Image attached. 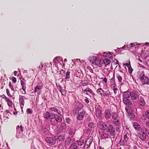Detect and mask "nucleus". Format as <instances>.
<instances>
[{
	"mask_svg": "<svg viewBox=\"0 0 149 149\" xmlns=\"http://www.w3.org/2000/svg\"><path fill=\"white\" fill-rule=\"evenodd\" d=\"M105 56L107 57V58H106L103 60V63H102V67L104 66V67L110 64L111 61V60L113 58L112 56L110 53L107 54Z\"/></svg>",
	"mask_w": 149,
	"mask_h": 149,
	"instance_id": "nucleus-1",
	"label": "nucleus"
},
{
	"mask_svg": "<svg viewBox=\"0 0 149 149\" xmlns=\"http://www.w3.org/2000/svg\"><path fill=\"white\" fill-rule=\"evenodd\" d=\"M130 97L132 101H135L138 99L140 95V94L137 91H133L131 92Z\"/></svg>",
	"mask_w": 149,
	"mask_h": 149,
	"instance_id": "nucleus-2",
	"label": "nucleus"
},
{
	"mask_svg": "<svg viewBox=\"0 0 149 149\" xmlns=\"http://www.w3.org/2000/svg\"><path fill=\"white\" fill-rule=\"evenodd\" d=\"M107 132H108L111 136H115L116 132L115 129L114 125H110L107 128Z\"/></svg>",
	"mask_w": 149,
	"mask_h": 149,
	"instance_id": "nucleus-3",
	"label": "nucleus"
},
{
	"mask_svg": "<svg viewBox=\"0 0 149 149\" xmlns=\"http://www.w3.org/2000/svg\"><path fill=\"white\" fill-rule=\"evenodd\" d=\"M147 75H146L148 77L145 76L141 79L140 80L143 85L148 84L149 85V70L147 71Z\"/></svg>",
	"mask_w": 149,
	"mask_h": 149,
	"instance_id": "nucleus-4",
	"label": "nucleus"
},
{
	"mask_svg": "<svg viewBox=\"0 0 149 149\" xmlns=\"http://www.w3.org/2000/svg\"><path fill=\"white\" fill-rule=\"evenodd\" d=\"M95 115L96 117L99 119H102V113L100 108L99 107H95Z\"/></svg>",
	"mask_w": 149,
	"mask_h": 149,
	"instance_id": "nucleus-5",
	"label": "nucleus"
},
{
	"mask_svg": "<svg viewBox=\"0 0 149 149\" xmlns=\"http://www.w3.org/2000/svg\"><path fill=\"white\" fill-rule=\"evenodd\" d=\"M97 126L100 129L104 130H106L108 127L107 125L104 122L102 121L99 122L97 124Z\"/></svg>",
	"mask_w": 149,
	"mask_h": 149,
	"instance_id": "nucleus-6",
	"label": "nucleus"
},
{
	"mask_svg": "<svg viewBox=\"0 0 149 149\" xmlns=\"http://www.w3.org/2000/svg\"><path fill=\"white\" fill-rule=\"evenodd\" d=\"M45 140L47 143L52 145H53L56 143V139L55 137H47L46 138Z\"/></svg>",
	"mask_w": 149,
	"mask_h": 149,
	"instance_id": "nucleus-7",
	"label": "nucleus"
},
{
	"mask_svg": "<svg viewBox=\"0 0 149 149\" xmlns=\"http://www.w3.org/2000/svg\"><path fill=\"white\" fill-rule=\"evenodd\" d=\"M138 100V104L140 106L143 107L145 106L146 104V102L143 97L140 96Z\"/></svg>",
	"mask_w": 149,
	"mask_h": 149,
	"instance_id": "nucleus-8",
	"label": "nucleus"
},
{
	"mask_svg": "<svg viewBox=\"0 0 149 149\" xmlns=\"http://www.w3.org/2000/svg\"><path fill=\"white\" fill-rule=\"evenodd\" d=\"M93 58L94 59V61H93V63H95L96 65L100 67H102V62L101 63V60L97 58L96 56L93 57Z\"/></svg>",
	"mask_w": 149,
	"mask_h": 149,
	"instance_id": "nucleus-9",
	"label": "nucleus"
},
{
	"mask_svg": "<svg viewBox=\"0 0 149 149\" xmlns=\"http://www.w3.org/2000/svg\"><path fill=\"white\" fill-rule=\"evenodd\" d=\"M22 80L21 81V85L22 86V89L24 91V93H22V94H25L26 93V87L25 84L26 81L23 78H22Z\"/></svg>",
	"mask_w": 149,
	"mask_h": 149,
	"instance_id": "nucleus-10",
	"label": "nucleus"
},
{
	"mask_svg": "<svg viewBox=\"0 0 149 149\" xmlns=\"http://www.w3.org/2000/svg\"><path fill=\"white\" fill-rule=\"evenodd\" d=\"M104 116L106 120L109 119L111 116V113L109 109H107L105 110L104 112Z\"/></svg>",
	"mask_w": 149,
	"mask_h": 149,
	"instance_id": "nucleus-11",
	"label": "nucleus"
},
{
	"mask_svg": "<svg viewBox=\"0 0 149 149\" xmlns=\"http://www.w3.org/2000/svg\"><path fill=\"white\" fill-rule=\"evenodd\" d=\"M54 114L52 113L51 114L48 111H46L44 115V117L47 120H48L49 119H50V122H52V120L53 119V117L52 116V115H54Z\"/></svg>",
	"mask_w": 149,
	"mask_h": 149,
	"instance_id": "nucleus-12",
	"label": "nucleus"
},
{
	"mask_svg": "<svg viewBox=\"0 0 149 149\" xmlns=\"http://www.w3.org/2000/svg\"><path fill=\"white\" fill-rule=\"evenodd\" d=\"M138 136L139 138L142 141H145L148 136L147 134L145 133H139L138 134Z\"/></svg>",
	"mask_w": 149,
	"mask_h": 149,
	"instance_id": "nucleus-13",
	"label": "nucleus"
},
{
	"mask_svg": "<svg viewBox=\"0 0 149 149\" xmlns=\"http://www.w3.org/2000/svg\"><path fill=\"white\" fill-rule=\"evenodd\" d=\"M123 103L128 107H130L132 104L131 101L129 99H123Z\"/></svg>",
	"mask_w": 149,
	"mask_h": 149,
	"instance_id": "nucleus-14",
	"label": "nucleus"
},
{
	"mask_svg": "<svg viewBox=\"0 0 149 149\" xmlns=\"http://www.w3.org/2000/svg\"><path fill=\"white\" fill-rule=\"evenodd\" d=\"M53 119L55 118L56 121L58 123H61L62 121V119L61 116L59 115H55L54 114L52 115Z\"/></svg>",
	"mask_w": 149,
	"mask_h": 149,
	"instance_id": "nucleus-15",
	"label": "nucleus"
},
{
	"mask_svg": "<svg viewBox=\"0 0 149 149\" xmlns=\"http://www.w3.org/2000/svg\"><path fill=\"white\" fill-rule=\"evenodd\" d=\"M125 110L127 112L128 116L130 118H132L134 117V114L130 111V109L125 107Z\"/></svg>",
	"mask_w": 149,
	"mask_h": 149,
	"instance_id": "nucleus-16",
	"label": "nucleus"
},
{
	"mask_svg": "<svg viewBox=\"0 0 149 149\" xmlns=\"http://www.w3.org/2000/svg\"><path fill=\"white\" fill-rule=\"evenodd\" d=\"M43 87L42 83L41 82H39L36 86L35 88L34 92L36 93L38 91L41 89Z\"/></svg>",
	"mask_w": 149,
	"mask_h": 149,
	"instance_id": "nucleus-17",
	"label": "nucleus"
},
{
	"mask_svg": "<svg viewBox=\"0 0 149 149\" xmlns=\"http://www.w3.org/2000/svg\"><path fill=\"white\" fill-rule=\"evenodd\" d=\"M123 99H128L130 97L131 92L127 91L123 92Z\"/></svg>",
	"mask_w": 149,
	"mask_h": 149,
	"instance_id": "nucleus-18",
	"label": "nucleus"
},
{
	"mask_svg": "<svg viewBox=\"0 0 149 149\" xmlns=\"http://www.w3.org/2000/svg\"><path fill=\"white\" fill-rule=\"evenodd\" d=\"M85 113L84 111H82L80 112L77 116V119L80 120H82L85 115Z\"/></svg>",
	"mask_w": 149,
	"mask_h": 149,
	"instance_id": "nucleus-19",
	"label": "nucleus"
},
{
	"mask_svg": "<svg viewBox=\"0 0 149 149\" xmlns=\"http://www.w3.org/2000/svg\"><path fill=\"white\" fill-rule=\"evenodd\" d=\"M133 127L137 130L139 131L141 129L140 125L137 122H134L133 124Z\"/></svg>",
	"mask_w": 149,
	"mask_h": 149,
	"instance_id": "nucleus-20",
	"label": "nucleus"
},
{
	"mask_svg": "<svg viewBox=\"0 0 149 149\" xmlns=\"http://www.w3.org/2000/svg\"><path fill=\"white\" fill-rule=\"evenodd\" d=\"M113 124L115 126H119L120 125L121 123L120 118L113 120Z\"/></svg>",
	"mask_w": 149,
	"mask_h": 149,
	"instance_id": "nucleus-21",
	"label": "nucleus"
},
{
	"mask_svg": "<svg viewBox=\"0 0 149 149\" xmlns=\"http://www.w3.org/2000/svg\"><path fill=\"white\" fill-rule=\"evenodd\" d=\"M138 76L139 77V78L140 79L144 77L145 76L144 72L142 70L139 71L138 72Z\"/></svg>",
	"mask_w": 149,
	"mask_h": 149,
	"instance_id": "nucleus-22",
	"label": "nucleus"
},
{
	"mask_svg": "<svg viewBox=\"0 0 149 149\" xmlns=\"http://www.w3.org/2000/svg\"><path fill=\"white\" fill-rule=\"evenodd\" d=\"M110 95V92L109 90H107L106 91H104L103 94V96L104 97H109V95Z\"/></svg>",
	"mask_w": 149,
	"mask_h": 149,
	"instance_id": "nucleus-23",
	"label": "nucleus"
},
{
	"mask_svg": "<svg viewBox=\"0 0 149 149\" xmlns=\"http://www.w3.org/2000/svg\"><path fill=\"white\" fill-rule=\"evenodd\" d=\"M83 91L84 92H88L94 95V93L92 90L89 88H86L84 90H83Z\"/></svg>",
	"mask_w": 149,
	"mask_h": 149,
	"instance_id": "nucleus-24",
	"label": "nucleus"
},
{
	"mask_svg": "<svg viewBox=\"0 0 149 149\" xmlns=\"http://www.w3.org/2000/svg\"><path fill=\"white\" fill-rule=\"evenodd\" d=\"M77 146L75 143H72L69 147V149H77Z\"/></svg>",
	"mask_w": 149,
	"mask_h": 149,
	"instance_id": "nucleus-25",
	"label": "nucleus"
},
{
	"mask_svg": "<svg viewBox=\"0 0 149 149\" xmlns=\"http://www.w3.org/2000/svg\"><path fill=\"white\" fill-rule=\"evenodd\" d=\"M97 93H98L99 95L102 96L103 95V94L104 92V90H102V89L100 88L98 89L97 90Z\"/></svg>",
	"mask_w": 149,
	"mask_h": 149,
	"instance_id": "nucleus-26",
	"label": "nucleus"
},
{
	"mask_svg": "<svg viewBox=\"0 0 149 149\" xmlns=\"http://www.w3.org/2000/svg\"><path fill=\"white\" fill-rule=\"evenodd\" d=\"M118 115L117 113H113L111 115V117L113 119V120H116L118 118Z\"/></svg>",
	"mask_w": 149,
	"mask_h": 149,
	"instance_id": "nucleus-27",
	"label": "nucleus"
},
{
	"mask_svg": "<svg viewBox=\"0 0 149 149\" xmlns=\"http://www.w3.org/2000/svg\"><path fill=\"white\" fill-rule=\"evenodd\" d=\"M71 139L70 138H67L65 141V144L66 145H67L68 146L70 144V143H71Z\"/></svg>",
	"mask_w": 149,
	"mask_h": 149,
	"instance_id": "nucleus-28",
	"label": "nucleus"
},
{
	"mask_svg": "<svg viewBox=\"0 0 149 149\" xmlns=\"http://www.w3.org/2000/svg\"><path fill=\"white\" fill-rule=\"evenodd\" d=\"M84 142V140L81 138H80L79 140L77 141V143L78 146H81L83 144Z\"/></svg>",
	"mask_w": 149,
	"mask_h": 149,
	"instance_id": "nucleus-29",
	"label": "nucleus"
},
{
	"mask_svg": "<svg viewBox=\"0 0 149 149\" xmlns=\"http://www.w3.org/2000/svg\"><path fill=\"white\" fill-rule=\"evenodd\" d=\"M130 136V134L129 133H127L124 135V139L125 141H127L129 139V137Z\"/></svg>",
	"mask_w": 149,
	"mask_h": 149,
	"instance_id": "nucleus-30",
	"label": "nucleus"
},
{
	"mask_svg": "<svg viewBox=\"0 0 149 149\" xmlns=\"http://www.w3.org/2000/svg\"><path fill=\"white\" fill-rule=\"evenodd\" d=\"M148 130L145 127H143L141 129V133L146 134L148 132Z\"/></svg>",
	"mask_w": 149,
	"mask_h": 149,
	"instance_id": "nucleus-31",
	"label": "nucleus"
},
{
	"mask_svg": "<svg viewBox=\"0 0 149 149\" xmlns=\"http://www.w3.org/2000/svg\"><path fill=\"white\" fill-rule=\"evenodd\" d=\"M16 130L17 132H19V131L22 132L23 131V127L22 125H20V126H19V125L17 126Z\"/></svg>",
	"mask_w": 149,
	"mask_h": 149,
	"instance_id": "nucleus-32",
	"label": "nucleus"
},
{
	"mask_svg": "<svg viewBox=\"0 0 149 149\" xmlns=\"http://www.w3.org/2000/svg\"><path fill=\"white\" fill-rule=\"evenodd\" d=\"M20 104V105L21 108L22 109H22L23 107L24 106V104L25 103V102L24 100H20L19 101Z\"/></svg>",
	"mask_w": 149,
	"mask_h": 149,
	"instance_id": "nucleus-33",
	"label": "nucleus"
},
{
	"mask_svg": "<svg viewBox=\"0 0 149 149\" xmlns=\"http://www.w3.org/2000/svg\"><path fill=\"white\" fill-rule=\"evenodd\" d=\"M60 92L61 93V95L63 96H65L66 94V91L63 89L61 88L59 90Z\"/></svg>",
	"mask_w": 149,
	"mask_h": 149,
	"instance_id": "nucleus-34",
	"label": "nucleus"
},
{
	"mask_svg": "<svg viewBox=\"0 0 149 149\" xmlns=\"http://www.w3.org/2000/svg\"><path fill=\"white\" fill-rule=\"evenodd\" d=\"M65 139V136L63 135H61L58 137V140L59 141H63Z\"/></svg>",
	"mask_w": 149,
	"mask_h": 149,
	"instance_id": "nucleus-35",
	"label": "nucleus"
},
{
	"mask_svg": "<svg viewBox=\"0 0 149 149\" xmlns=\"http://www.w3.org/2000/svg\"><path fill=\"white\" fill-rule=\"evenodd\" d=\"M61 129L62 130H65L66 128V126L65 123H62L61 125Z\"/></svg>",
	"mask_w": 149,
	"mask_h": 149,
	"instance_id": "nucleus-36",
	"label": "nucleus"
},
{
	"mask_svg": "<svg viewBox=\"0 0 149 149\" xmlns=\"http://www.w3.org/2000/svg\"><path fill=\"white\" fill-rule=\"evenodd\" d=\"M70 72L69 71H67L65 74V79H68L70 77Z\"/></svg>",
	"mask_w": 149,
	"mask_h": 149,
	"instance_id": "nucleus-37",
	"label": "nucleus"
},
{
	"mask_svg": "<svg viewBox=\"0 0 149 149\" xmlns=\"http://www.w3.org/2000/svg\"><path fill=\"white\" fill-rule=\"evenodd\" d=\"M116 77L118 79V80L119 82H122V77L120 74H116Z\"/></svg>",
	"mask_w": 149,
	"mask_h": 149,
	"instance_id": "nucleus-38",
	"label": "nucleus"
},
{
	"mask_svg": "<svg viewBox=\"0 0 149 149\" xmlns=\"http://www.w3.org/2000/svg\"><path fill=\"white\" fill-rule=\"evenodd\" d=\"M95 124L92 122L88 123V126L89 127L91 128H94L95 127Z\"/></svg>",
	"mask_w": 149,
	"mask_h": 149,
	"instance_id": "nucleus-39",
	"label": "nucleus"
},
{
	"mask_svg": "<svg viewBox=\"0 0 149 149\" xmlns=\"http://www.w3.org/2000/svg\"><path fill=\"white\" fill-rule=\"evenodd\" d=\"M49 109L52 111L56 112L58 113H59L58 109L55 107H51Z\"/></svg>",
	"mask_w": 149,
	"mask_h": 149,
	"instance_id": "nucleus-40",
	"label": "nucleus"
},
{
	"mask_svg": "<svg viewBox=\"0 0 149 149\" xmlns=\"http://www.w3.org/2000/svg\"><path fill=\"white\" fill-rule=\"evenodd\" d=\"M26 112L27 114H31L33 113L32 110L30 108L27 109Z\"/></svg>",
	"mask_w": 149,
	"mask_h": 149,
	"instance_id": "nucleus-41",
	"label": "nucleus"
},
{
	"mask_svg": "<svg viewBox=\"0 0 149 149\" xmlns=\"http://www.w3.org/2000/svg\"><path fill=\"white\" fill-rule=\"evenodd\" d=\"M8 85L10 88L11 89V90L14 91L15 89L14 88L13 86L11 84V83L10 82H9L8 84Z\"/></svg>",
	"mask_w": 149,
	"mask_h": 149,
	"instance_id": "nucleus-42",
	"label": "nucleus"
},
{
	"mask_svg": "<svg viewBox=\"0 0 149 149\" xmlns=\"http://www.w3.org/2000/svg\"><path fill=\"white\" fill-rule=\"evenodd\" d=\"M145 114L146 118L149 119V110L146 111L145 113Z\"/></svg>",
	"mask_w": 149,
	"mask_h": 149,
	"instance_id": "nucleus-43",
	"label": "nucleus"
},
{
	"mask_svg": "<svg viewBox=\"0 0 149 149\" xmlns=\"http://www.w3.org/2000/svg\"><path fill=\"white\" fill-rule=\"evenodd\" d=\"M2 96H5V98H4V97H2V98H3L4 99H5V101H6V102H7V103L8 102H10V101H11L9 99H8V98H7V97H6V96H5V95H4L3 94V95H2Z\"/></svg>",
	"mask_w": 149,
	"mask_h": 149,
	"instance_id": "nucleus-44",
	"label": "nucleus"
},
{
	"mask_svg": "<svg viewBox=\"0 0 149 149\" xmlns=\"http://www.w3.org/2000/svg\"><path fill=\"white\" fill-rule=\"evenodd\" d=\"M6 92L7 95L9 97H12V96L11 95V94L10 93V91L8 88H7L6 89Z\"/></svg>",
	"mask_w": 149,
	"mask_h": 149,
	"instance_id": "nucleus-45",
	"label": "nucleus"
},
{
	"mask_svg": "<svg viewBox=\"0 0 149 149\" xmlns=\"http://www.w3.org/2000/svg\"><path fill=\"white\" fill-rule=\"evenodd\" d=\"M137 45H139V44H137L136 43H132L130 44V45H131L130 47L131 48H132L136 46Z\"/></svg>",
	"mask_w": 149,
	"mask_h": 149,
	"instance_id": "nucleus-46",
	"label": "nucleus"
},
{
	"mask_svg": "<svg viewBox=\"0 0 149 149\" xmlns=\"http://www.w3.org/2000/svg\"><path fill=\"white\" fill-rule=\"evenodd\" d=\"M85 98L84 101L87 104L89 103L90 100L87 97H85Z\"/></svg>",
	"mask_w": 149,
	"mask_h": 149,
	"instance_id": "nucleus-47",
	"label": "nucleus"
},
{
	"mask_svg": "<svg viewBox=\"0 0 149 149\" xmlns=\"http://www.w3.org/2000/svg\"><path fill=\"white\" fill-rule=\"evenodd\" d=\"M113 92H114V94L115 95H116L117 93V92H118V89L117 88H113Z\"/></svg>",
	"mask_w": 149,
	"mask_h": 149,
	"instance_id": "nucleus-48",
	"label": "nucleus"
},
{
	"mask_svg": "<svg viewBox=\"0 0 149 149\" xmlns=\"http://www.w3.org/2000/svg\"><path fill=\"white\" fill-rule=\"evenodd\" d=\"M7 105L9 107H12V104H13V102H12L10 101L9 102H8L7 103Z\"/></svg>",
	"mask_w": 149,
	"mask_h": 149,
	"instance_id": "nucleus-49",
	"label": "nucleus"
},
{
	"mask_svg": "<svg viewBox=\"0 0 149 149\" xmlns=\"http://www.w3.org/2000/svg\"><path fill=\"white\" fill-rule=\"evenodd\" d=\"M128 69L129 72L130 73H131L133 71V70L131 65L128 67Z\"/></svg>",
	"mask_w": 149,
	"mask_h": 149,
	"instance_id": "nucleus-50",
	"label": "nucleus"
},
{
	"mask_svg": "<svg viewBox=\"0 0 149 149\" xmlns=\"http://www.w3.org/2000/svg\"><path fill=\"white\" fill-rule=\"evenodd\" d=\"M12 81L13 83H15L17 82V79L15 77H13L12 79Z\"/></svg>",
	"mask_w": 149,
	"mask_h": 149,
	"instance_id": "nucleus-51",
	"label": "nucleus"
},
{
	"mask_svg": "<svg viewBox=\"0 0 149 149\" xmlns=\"http://www.w3.org/2000/svg\"><path fill=\"white\" fill-rule=\"evenodd\" d=\"M65 120L66 122L68 124H69L70 122V120L68 117L66 118H65Z\"/></svg>",
	"mask_w": 149,
	"mask_h": 149,
	"instance_id": "nucleus-52",
	"label": "nucleus"
},
{
	"mask_svg": "<svg viewBox=\"0 0 149 149\" xmlns=\"http://www.w3.org/2000/svg\"><path fill=\"white\" fill-rule=\"evenodd\" d=\"M123 65L125 66H127L128 68L131 65L130 63V61H129V63H125L123 64Z\"/></svg>",
	"mask_w": 149,
	"mask_h": 149,
	"instance_id": "nucleus-53",
	"label": "nucleus"
},
{
	"mask_svg": "<svg viewBox=\"0 0 149 149\" xmlns=\"http://www.w3.org/2000/svg\"><path fill=\"white\" fill-rule=\"evenodd\" d=\"M24 96L20 95H19V101H20V100H24Z\"/></svg>",
	"mask_w": 149,
	"mask_h": 149,
	"instance_id": "nucleus-54",
	"label": "nucleus"
},
{
	"mask_svg": "<svg viewBox=\"0 0 149 149\" xmlns=\"http://www.w3.org/2000/svg\"><path fill=\"white\" fill-rule=\"evenodd\" d=\"M60 74L63 75H64V74H65V71L64 70H63L62 69H61L60 71Z\"/></svg>",
	"mask_w": 149,
	"mask_h": 149,
	"instance_id": "nucleus-55",
	"label": "nucleus"
},
{
	"mask_svg": "<svg viewBox=\"0 0 149 149\" xmlns=\"http://www.w3.org/2000/svg\"><path fill=\"white\" fill-rule=\"evenodd\" d=\"M27 140V138L26 137H23L22 138V141L24 143H25Z\"/></svg>",
	"mask_w": 149,
	"mask_h": 149,
	"instance_id": "nucleus-56",
	"label": "nucleus"
},
{
	"mask_svg": "<svg viewBox=\"0 0 149 149\" xmlns=\"http://www.w3.org/2000/svg\"><path fill=\"white\" fill-rule=\"evenodd\" d=\"M116 84H113L111 85V88H112L113 89V88H116Z\"/></svg>",
	"mask_w": 149,
	"mask_h": 149,
	"instance_id": "nucleus-57",
	"label": "nucleus"
},
{
	"mask_svg": "<svg viewBox=\"0 0 149 149\" xmlns=\"http://www.w3.org/2000/svg\"><path fill=\"white\" fill-rule=\"evenodd\" d=\"M99 133H100V135H101V136L102 137V139H103L105 138L106 137L104 136V134H103L102 135V134H100V132H99Z\"/></svg>",
	"mask_w": 149,
	"mask_h": 149,
	"instance_id": "nucleus-58",
	"label": "nucleus"
},
{
	"mask_svg": "<svg viewBox=\"0 0 149 149\" xmlns=\"http://www.w3.org/2000/svg\"><path fill=\"white\" fill-rule=\"evenodd\" d=\"M69 134L71 135H72L74 134V132L73 130H70V132H69Z\"/></svg>",
	"mask_w": 149,
	"mask_h": 149,
	"instance_id": "nucleus-59",
	"label": "nucleus"
},
{
	"mask_svg": "<svg viewBox=\"0 0 149 149\" xmlns=\"http://www.w3.org/2000/svg\"><path fill=\"white\" fill-rule=\"evenodd\" d=\"M146 125L147 127L149 128V121L146 122Z\"/></svg>",
	"mask_w": 149,
	"mask_h": 149,
	"instance_id": "nucleus-60",
	"label": "nucleus"
},
{
	"mask_svg": "<svg viewBox=\"0 0 149 149\" xmlns=\"http://www.w3.org/2000/svg\"><path fill=\"white\" fill-rule=\"evenodd\" d=\"M58 58V57H56L54 59L53 61L54 62L56 63L57 61V59Z\"/></svg>",
	"mask_w": 149,
	"mask_h": 149,
	"instance_id": "nucleus-61",
	"label": "nucleus"
},
{
	"mask_svg": "<svg viewBox=\"0 0 149 149\" xmlns=\"http://www.w3.org/2000/svg\"><path fill=\"white\" fill-rule=\"evenodd\" d=\"M103 81L105 82V83H107V79L106 77L104 78L103 79Z\"/></svg>",
	"mask_w": 149,
	"mask_h": 149,
	"instance_id": "nucleus-62",
	"label": "nucleus"
},
{
	"mask_svg": "<svg viewBox=\"0 0 149 149\" xmlns=\"http://www.w3.org/2000/svg\"><path fill=\"white\" fill-rule=\"evenodd\" d=\"M133 148L134 149H139L136 146H133Z\"/></svg>",
	"mask_w": 149,
	"mask_h": 149,
	"instance_id": "nucleus-63",
	"label": "nucleus"
},
{
	"mask_svg": "<svg viewBox=\"0 0 149 149\" xmlns=\"http://www.w3.org/2000/svg\"><path fill=\"white\" fill-rule=\"evenodd\" d=\"M17 73V71H14V75L16 76Z\"/></svg>",
	"mask_w": 149,
	"mask_h": 149,
	"instance_id": "nucleus-64",
	"label": "nucleus"
}]
</instances>
